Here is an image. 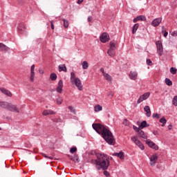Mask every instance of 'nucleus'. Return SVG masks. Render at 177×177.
I'll list each match as a JSON object with an SVG mask.
<instances>
[{"instance_id": "nucleus-1", "label": "nucleus", "mask_w": 177, "mask_h": 177, "mask_svg": "<svg viewBox=\"0 0 177 177\" xmlns=\"http://www.w3.org/2000/svg\"><path fill=\"white\" fill-rule=\"evenodd\" d=\"M92 127L96 133H99V135H102L106 143H109V145H114L113 133H111V131L104 125L100 123H93Z\"/></svg>"}, {"instance_id": "nucleus-2", "label": "nucleus", "mask_w": 177, "mask_h": 177, "mask_svg": "<svg viewBox=\"0 0 177 177\" xmlns=\"http://www.w3.org/2000/svg\"><path fill=\"white\" fill-rule=\"evenodd\" d=\"M97 160L92 159L91 160V164H95V165H100L102 169L106 171L109 166L110 165V161H109V158L107 155L104 153H96Z\"/></svg>"}, {"instance_id": "nucleus-3", "label": "nucleus", "mask_w": 177, "mask_h": 177, "mask_svg": "<svg viewBox=\"0 0 177 177\" xmlns=\"http://www.w3.org/2000/svg\"><path fill=\"white\" fill-rule=\"evenodd\" d=\"M71 83L72 85H75L79 91H82L83 86L82 82L80 78L75 77V73L71 72Z\"/></svg>"}, {"instance_id": "nucleus-4", "label": "nucleus", "mask_w": 177, "mask_h": 177, "mask_svg": "<svg viewBox=\"0 0 177 177\" xmlns=\"http://www.w3.org/2000/svg\"><path fill=\"white\" fill-rule=\"evenodd\" d=\"M156 48H157V53L159 56H162V54L164 53V48H162V43L161 41H157L156 42Z\"/></svg>"}, {"instance_id": "nucleus-5", "label": "nucleus", "mask_w": 177, "mask_h": 177, "mask_svg": "<svg viewBox=\"0 0 177 177\" xmlns=\"http://www.w3.org/2000/svg\"><path fill=\"white\" fill-rule=\"evenodd\" d=\"M131 140L141 150H143L145 149V145L139 140V138H138L136 136H132Z\"/></svg>"}, {"instance_id": "nucleus-6", "label": "nucleus", "mask_w": 177, "mask_h": 177, "mask_svg": "<svg viewBox=\"0 0 177 177\" xmlns=\"http://www.w3.org/2000/svg\"><path fill=\"white\" fill-rule=\"evenodd\" d=\"M158 160V154L154 153L149 158V164L151 167H154L157 164V160Z\"/></svg>"}, {"instance_id": "nucleus-7", "label": "nucleus", "mask_w": 177, "mask_h": 177, "mask_svg": "<svg viewBox=\"0 0 177 177\" xmlns=\"http://www.w3.org/2000/svg\"><path fill=\"white\" fill-rule=\"evenodd\" d=\"M30 82H34L35 81V65L32 64L30 67Z\"/></svg>"}, {"instance_id": "nucleus-8", "label": "nucleus", "mask_w": 177, "mask_h": 177, "mask_svg": "<svg viewBox=\"0 0 177 177\" xmlns=\"http://www.w3.org/2000/svg\"><path fill=\"white\" fill-rule=\"evenodd\" d=\"M149 97H150V92L145 93L143 95H140L137 100V104H140L142 102L149 99Z\"/></svg>"}, {"instance_id": "nucleus-9", "label": "nucleus", "mask_w": 177, "mask_h": 177, "mask_svg": "<svg viewBox=\"0 0 177 177\" xmlns=\"http://www.w3.org/2000/svg\"><path fill=\"white\" fill-rule=\"evenodd\" d=\"M100 41L103 44H106L108 41H110V36L106 32L102 33V35L100 37Z\"/></svg>"}, {"instance_id": "nucleus-10", "label": "nucleus", "mask_w": 177, "mask_h": 177, "mask_svg": "<svg viewBox=\"0 0 177 177\" xmlns=\"http://www.w3.org/2000/svg\"><path fill=\"white\" fill-rule=\"evenodd\" d=\"M146 144L150 147L151 149H153V150H158V146L154 143L153 141L150 140H146Z\"/></svg>"}, {"instance_id": "nucleus-11", "label": "nucleus", "mask_w": 177, "mask_h": 177, "mask_svg": "<svg viewBox=\"0 0 177 177\" xmlns=\"http://www.w3.org/2000/svg\"><path fill=\"white\" fill-rule=\"evenodd\" d=\"M161 21H162V18H156L151 21V26H153V27H158Z\"/></svg>"}, {"instance_id": "nucleus-12", "label": "nucleus", "mask_w": 177, "mask_h": 177, "mask_svg": "<svg viewBox=\"0 0 177 177\" xmlns=\"http://www.w3.org/2000/svg\"><path fill=\"white\" fill-rule=\"evenodd\" d=\"M7 110H9V111H13L14 113H19V108L10 103L8 104Z\"/></svg>"}, {"instance_id": "nucleus-13", "label": "nucleus", "mask_w": 177, "mask_h": 177, "mask_svg": "<svg viewBox=\"0 0 177 177\" xmlns=\"http://www.w3.org/2000/svg\"><path fill=\"white\" fill-rule=\"evenodd\" d=\"M129 78H130V80H132L133 81L136 80L138 79V72L130 71L129 74Z\"/></svg>"}, {"instance_id": "nucleus-14", "label": "nucleus", "mask_w": 177, "mask_h": 177, "mask_svg": "<svg viewBox=\"0 0 177 177\" xmlns=\"http://www.w3.org/2000/svg\"><path fill=\"white\" fill-rule=\"evenodd\" d=\"M19 34H25L26 32V25L24 24H20L18 26Z\"/></svg>"}, {"instance_id": "nucleus-15", "label": "nucleus", "mask_w": 177, "mask_h": 177, "mask_svg": "<svg viewBox=\"0 0 177 177\" xmlns=\"http://www.w3.org/2000/svg\"><path fill=\"white\" fill-rule=\"evenodd\" d=\"M0 91L1 93H3L4 95H6V96H8V97H12V94L9 90L5 88H0Z\"/></svg>"}, {"instance_id": "nucleus-16", "label": "nucleus", "mask_w": 177, "mask_h": 177, "mask_svg": "<svg viewBox=\"0 0 177 177\" xmlns=\"http://www.w3.org/2000/svg\"><path fill=\"white\" fill-rule=\"evenodd\" d=\"M56 91L57 93H62V92L63 91V80H61L58 82V85L57 86Z\"/></svg>"}, {"instance_id": "nucleus-17", "label": "nucleus", "mask_w": 177, "mask_h": 177, "mask_svg": "<svg viewBox=\"0 0 177 177\" xmlns=\"http://www.w3.org/2000/svg\"><path fill=\"white\" fill-rule=\"evenodd\" d=\"M56 112L52 109H46L43 111V115H55Z\"/></svg>"}, {"instance_id": "nucleus-18", "label": "nucleus", "mask_w": 177, "mask_h": 177, "mask_svg": "<svg viewBox=\"0 0 177 177\" xmlns=\"http://www.w3.org/2000/svg\"><path fill=\"white\" fill-rule=\"evenodd\" d=\"M144 111H145L147 117H151V111L150 110V106H145L144 107Z\"/></svg>"}, {"instance_id": "nucleus-19", "label": "nucleus", "mask_w": 177, "mask_h": 177, "mask_svg": "<svg viewBox=\"0 0 177 177\" xmlns=\"http://www.w3.org/2000/svg\"><path fill=\"white\" fill-rule=\"evenodd\" d=\"M113 156H115V157H118L120 160H124V152L120 151L119 153H113Z\"/></svg>"}, {"instance_id": "nucleus-20", "label": "nucleus", "mask_w": 177, "mask_h": 177, "mask_svg": "<svg viewBox=\"0 0 177 177\" xmlns=\"http://www.w3.org/2000/svg\"><path fill=\"white\" fill-rule=\"evenodd\" d=\"M138 133L140 138H142V139H147V135L145 133V131H143V130L139 131Z\"/></svg>"}, {"instance_id": "nucleus-21", "label": "nucleus", "mask_w": 177, "mask_h": 177, "mask_svg": "<svg viewBox=\"0 0 177 177\" xmlns=\"http://www.w3.org/2000/svg\"><path fill=\"white\" fill-rule=\"evenodd\" d=\"M59 71H64V73H67V67H66V64H61L58 66Z\"/></svg>"}, {"instance_id": "nucleus-22", "label": "nucleus", "mask_w": 177, "mask_h": 177, "mask_svg": "<svg viewBox=\"0 0 177 177\" xmlns=\"http://www.w3.org/2000/svg\"><path fill=\"white\" fill-rule=\"evenodd\" d=\"M8 106H9V102H0V107H2V109H6V110H8Z\"/></svg>"}, {"instance_id": "nucleus-23", "label": "nucleus", "mask_w": 177, "mask_h": 177, "mask_svg": "<svg viewBox=\"0 0 177 177\" xmlns=\"http://www.w3.org/2000/svg\"><path fill=\"white\" fill-rule=\"evenodd\" d=\"M103 110V106H100V104H97L94 106V111L95 113H99V111H102Z\"/></svg>"}, {"instance_id": "nucleus-24", "label": "nucleus", "mask_w": 177, "mask_h": 177, "mask_svg": "<svg viewBox=\"0 0 177 177\" xmlns=\"http://www.w3.org/2000/svg\"><path fill=\"white\" fill-rule=\"evenodd\" d=\"M0 50H3V52H6L9 50V47L6 46V45L0 43Z\"/></svg>"}, {"instance_id": "nucleus-25", "label": "nucleus", "mask_w": 177, "mask_h": 177, "mask_svg": "<svg viewBox=\"0 0 177 177\" xmlns=\"http://www.w3.org/2000/svg\"><path fill=\"white\" fill-rule=\"evenodd\" d=\"M117 48V42L115 41H111L110 42V48L109 49H111L113 50H115Z\"/></svg>"}, {"instance_id": "nucleus-26", "label": "nucleus", "mask_w": 177, "mask_h": 177, "mask_svg": "<svg viewBox=\"0 0 177 177\" xmlns=\"http://www.w3.org/2000/svg\"><path fill=\"white\" fill-rule=\"evenodd\" d=\"M150 125L147 124V122L146 120H144L141 122L140 124V129H143V128H147V127H149Z\"/></svg>"}, {"instance_id": "nucleus-27", "label": "nucleus", "mask_w": 177, "mask_h": 177, "mask_svg": "<svg viewBox=\"0 0 177 177\" xmlns=\"http://www.w3.org/2000/svg\"><path fill=\"white\" fill-rule=\"evenodd\" d=\"M82 67L83 70H88V68L89 67V64L86 61H84L82 64Z\"/></svg>"}, {"instance_id": "nucleus-28", "label": "nucleus", "mask_w": 177, "mask_h": 177, "mask_svg": "<svg viewBox=\"0 0 177 177\" xmlns=\"http://www.w3.org/2000/svg\"><path fill=\"white\" fill-rule=\"evenodd\" d=\"M107 54L109 56H111V57H114L115 56V52H114V50H111V48L108 50Z\"/></svg>"}, {"instance_id": "nucleus-29", "label": "nucleus", "mask_w": 177, "mask_h": 177, "mask_svg": "<svg viewBox=\"0 0 177 177\" xmlns=\"http://www.w3.org/2000/svg\"><path fill=\"white\" fill-rule=\"evenodd\" d=\"M103 76L106 80V81H109V82H111V81H113V78L111 77L110 75H109V73H104Z\"/></svg>"}, {"instance_id": "nucleus-30", "label": "nucleus", "mask_w": 177, "mask_h": 177, "mask_svg": "<svg viewBox=\"0 0 177 177\" xmlns=\"http://www.w3.org/2000/svg\"><path fill=\"white\" fill-rule=\"evenodd\" d=\"M138 28H139V24H136L132 28V34H136V31H138Z\"/></svg>"}, {"instance_id": "nucleus-31", "label": "nucleus", "mask_w": 177, "mask_h": 177, "mask_svg": "<svg viewBox=\"0 0 177 177\" xmlns=\"http://www.w3.org/2000/svg\"><path fill=\"white\" fill-rule=\"evenodd\" d=\"M50 80H51V81H56V80H57V75L55 73H51L50 75Z\"/></svg>"}, {"instance_id": "nucleus-32", "label": "nucleus", "mask_w": 177, "mask_h": 177, "mask_svg": "<svg viewBox=\"0 0 177 177\" xmlns=\"http://www.w3.org/2000/svg\"><path fill=\"white\" fill-rule=\"evenodd\" d=\"M159 121L162 124V127H165V124H167V119L165 118H161Z\"/></svg>"}, {"instance_id": "nucleus-33", "label": "nucleus", "mask_w": 177, "mask_h": 177, "mask_svg": "<svg viewBox=\"0 0 177 177\" xmlns=\"http://www.w3.org/2000/svg\"><path fill=\"white\" fill-rule=\"evenodd\" d=\"M64 28H68V21L66 19H62Z\"/></svg>"}, {"instance_id": "nucleus-34", "label": "nucleus", "mask_w": 177, "mask_h": 177, "mask_svg": "<svg viewBox=\"0 0 177 177\" xmlns=\"http://www.w3.org/2000/svg\"><path fill=\"white\" fill-rule=\"evenodd\" d=\"M137 19H138V21H145L146 17L145 15H140L137 17Z\"/></svg>"}, {"instance_id": "nucleus-35", "label": "nucleus", "mask_w": 177, "mask_h": 177, "mask_svg": "<svg viewBox=\"0 0 177 177\" xmlns=\"http://www.w3.org/2000/svg\"><path fill=\"white\" fill-rule=\"evenodd\" d=\"M165 84H166V85H167V86H172V81H171V80H169L168 78H166Z\"/></svg>"}, {"instance_id": "nucleus-36", "label": "nucleus", "mask_w": 177, "mask_h": 177, "mask_svg": "<svg viewBox=\"0 0 177 177\" xmlns=\"http://www.w3.org/2000/svg\"><path fill=\"white\" fill-rule=\"evenodd\" d=\"M56 102H57V104H62V103H63V98H62L61 97H58L56 99Z\"/></svg>"}, {"instance_id": "nucleus-37", "label": "nucleus", "mask_w": 177, "mask_h": 177, "mask_svg": "<svg viewBox=\"0 0 177 177\" xmlns=\"http://www.w3.org/2000/svg\"><path fill=\"white\" fill-rule=\"evenodd\" d=\"M172 104L174 106H177V95H175L172 100Z\"/></svg>"}, {"instance_id": "nucleus-38", "label": "nucleus", "mask_w": 177, "mask_h": 177, "mask_svg": "<svg viewBox=\"0 0 177 177\" xmlns=\"http://www.w3.org/2000/svg\"><path fill=\"white\" fill-rule=\"evenodd\" d=\"M176 71H177L176 68L171 67V68H170V73H171V74H174V75L176 74Z\"/></svg>"}, {"instance_id": "nucleus-39", "label": "nucleus", "mask_w": 177, "mask_h": 177, "mask_svg": "<svg viewBox=\"0 0 177 177\" xmlns=\"http://www.w3.org/2000/svg\"><path fill=\"white\" fill-rule=\"evenodd\" d=\"M153 118H160L161 117V115L158 114V113H153L152 115Z\"/></svg>"}, {"instance_id": "nucleus-40", "label": "nucleus", "mask_w": 177, "mask_h": 177, "mask_svg": "<svg viewBox=\"0 0 177 177\" xmlns=\"http://www.w3.org/2000/svg\"><path fill=\"white\" fill-rule=\"evenodd\" d=\"M70 151L72 154H74V153H75V151H77V147H74L71 148Z\"/></svg>"}, {"instance_id": "nucleus-41", "label": "nucleus", "mask_w": 177, "mask_h": 177, "mask_svg": "<svg viewBox=\"0 0 177 177\" xmlns=\"http://www.w3.org/2000/svg\"><path fill=\"white\" fill-rule=\"evenodd\" d=\"M123 124L125 125V127H128V125H129V121H128L127 119H124L123 121Z\"/></svg>"}, {"instance_id": "nucleus-42", "label": "nucleus", "mask_w": 177, "mask_h": 177, "mask_svg": "<svg viewBox=\"0 0 177 177\" xmlns=\"http://www.w3.org/2000/svg\"><path fill=\"white\" fill-rule=\"evenodd\" d=\"M147 64L148 66H153V62H151V60L150 59H147Z\"/></svg>"}, {"instance_id": "nucleus-43", "label": "nucleus", "mask_w": 177, "mask_h": 177, "mask_svg": "<svg viewBox=\"0 0 177 177\" xmlns=\"http://www.w3.org/2000/svg\"><path fill=\"white\" fill-rule=\"evenodd\" d=\"M133 129H134V131H136V132H139V131H140V127H137L136 126L133 125Z\"/></svg>"}, {"instance_id": "nucleus-44", "label": "nucleus", "mask_w": 177, "mask_h": 177, "mask_svg": "<svg viewBox=\"0 0 177 177\" xmlns=\"http://www.w3.org/2000/svg\"><path fill=\"white\" fill-rule=\"evenodd\" d=\"M42 156H43V157H44V158H49V160H53V157L48 156H46V153H42Z\"/></svg>"}, {"instance_id": "nucleus-45", "label": "nucleus", "mask_w": 177, "mask_h": 177, "mask_svg": "<svg viewBox=\"0 0 177 177\" xmlns=\"http://www.w3.org/2000/svg\"><path fill=\"white\" fill-rule=\"evenodd\" d=\"M68 109L71 111V113H75V109L72 106H69Z\"/></svg>"}, {"instance_id": "nucleus-46", "label": "nucleus", "mask_w": 177, "mask_h": 177, "mask_svg": "<svg viewBox=\"0 0 177 177\" xmlns=\"http://www.w3.org/2000/svg\"><path fill=\"white\" fill-rule=\"evenodd\" d=\"M104 175L105 176H110V173H109L107 171H104Z\"/></svg>"}, {"instance_id": "nucleus-47", "label": "nucleus", "mask_w": 177, "mask_h": 177, "mask_svg": "<svg viewBox=\"0 0 177 177\" xmlns=\"http://www.w3.org/2000/svg\"><path fill=\"white\" fill-rule=\"evenodd\" d=\"M164 37H168V32H165L164 30L162 31Z\"/></svg>"}, {"instance_id": "nucleus-48", "label": "nucleus", "mask_w": 177, "mask_h": 177, "mask_svg": "<svg viewBox=\"0 0 177 177\" xmlns=\"http://www.w3.org/2000/svg\"><path fill=\"white\" fill-rule=\"evenodd\" d=\"M171 35L172 37H177V31H174V32H171Z\"/></svg>"}, {"instance_id": "nucleus-49", "label": "nucleus", "mask_w": 177, "mask_h": 177, "mask_svg": "<svg viewBox=\"0 0 177 177\" xmlns=\"http://www.w3.org/2000/svg\"><path fill=\"white\" fill-rule=\"evenodd\" d=\"M51 30H55V26L53 25V21H50Z\"/></svg>"}, {"instance_id": "nucleus-50", "label": "nucleus", "mask_w": 177, "mask_h": 177, "mask_svg": "<svg viewBox=\"0 0 177 177\" xmlns=\"http://www.w3.org/2000/svg\"><path fill=\"white\" fill-rule=\"evenodd\" d=\"M100 71H101V73H102L103 75H104V74H106V73H104V68H101Z\"/></svg>"}, {"instance_id": "nucleus-51", "label": "nucleus", "mask_w": 177, "mask_h": 177, "mask_svg": "<svg viewBox=\"0 0 177 177\" xmlns=\"http://www.w3.org/2000/svg\"><path fill=\"white\" fill-rule=\"evenodd\" d=\"M39 74H44V70H42V68H39Z\"/></svg>"}, {"instance_id": "nucleus-52", "label": "nucleus", "mask_w": 177, "mask_h": 177, "mask_svg": "<svg viewBox=\"0 0 177 177\" xmlns=\"http://www.w3.org/2000/svg\"><path fill=\"white\" fill-rule=\"evenodd\" d=\"M133 23H136L137 21H139V19H138V17L133 19Z\"/></svg>"}, {"instance_id": "nucleus-53", "label": "nucleus", "mask_w": 177, "mask_h": 177, "mask_svg": "<svg viewBox=\"0 0 177 177\" xmlns=\"http://www.w3.org/2000/svg\"><path fill=\"white\" fill-rule=\"evenodd\" d=\"M84 2V0H78L77 3L80 5V3H82Z\"/></svg>"}, {"instance_id": "nucleus-54", "label": "nucleus", "mask_w": 177, "mask_h": 177, "mask_svg": "<svg viewBox=\"0 0 177 177\" xmlns=\"http://www.w3.org/2000/svg\"><path fill=\"white\" fill-rule=\"evenodd\" d=\"M92 19H93L92 17L89 16V17H88V21H92Z\"/></svg>"}, {"instance_id": "nucleus-55", "label": "nucleus", "mask_w": 177, "mask_h": 177, "mask_svg": "<svg viewBox=\"0 0 177 177\" xmlns=\"http://www.w3.org/2000/svg\"><path fill=\"white\" fill-rule=\"evenodd\" d=\"M172 129V124L169 125V130L171 131Z\"/></svg>"}, {"instance_id": "nucleus-56", "label": "nucleus", "mask_w": 177, "mask_h": 177, "mask_svg": "<svg viewBox=\"0 0 177 177\" xmlns=\"http://www.w3.org/2000/svg\"><path fill=\"white\" fill-rule=\"evenodd\" d=\"M110 95H111V96H114V93L111 92V93H110Z\"/></svg>"}, {"instance_id": "nucleus-57", "label": "nucleus", "mask_w": 177, "mask_h": 177, "mask_svg": "<svg viewBox=\"0 0 177 177\" xmlns=\"http://www.w3.org/2000/svg\"><path fill=\"white\" fill-rule=\"evenodd\" d=\"M2 129H1V127H0V131Z\"/></svg>"}]
</instances>
